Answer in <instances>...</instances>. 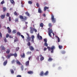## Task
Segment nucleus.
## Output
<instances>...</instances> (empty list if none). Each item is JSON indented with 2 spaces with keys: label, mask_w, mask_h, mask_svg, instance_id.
Wrapping results in <instances>:
<instances>
[{
  "label": "nucleus",
  "mask_w": 77,
  "mask_h": 77,
  "mask_svg": "<svg viewBox=\"0 0 77 77\" xmlns=\"http://www.w3.org/2000/svg\"><path fill=\"white\" fill-rule=\"evenodd\" d=\"M10 2L12 4H13V5H15V2H14V0H10Z\"/></svg>",
  "instance_id": "obj_21"
},
{
  "label": "nucleus",
  "mask_w": 77,
  "mask_h": 77,
  "mask_svg": "<svg viewBox=\"0 0 77 77\" xmlns=\"http://www.w3.org/2000/svg\"><path fill=\"white\" fill-rule=\"evenodd\" d=\"M9 21H11V17H9Z\"/></svg>",
  "instance_id": "obj_52"
},
{
  "label": "nucleus",
  "mask_w": 77,
  "mask_h": 77,
  "mask_svg": "<svg viewBox=\"0 0 77 77\" xmlns=\"http://www.w3.org/2000/svg\"><path fill=\"white\" fill-rule=\"evenodd\" d=\"M15 60H12L11 61V63H15Z\"/></svg>",
  "instance_id": "obj_45"
},
{
  "label": "nucleus",
  "mask_w": 77,
  "mask_h": 77,
  "mask_svg": "<svg viewBox=\"0 0 77 77\" xmlns=\"http://www.w3.org/2000/svg\"><path fill=\"white\" fill-rule=\"evenodd\" d=\"M25 14H26V15H27V16H28V17H30V14H29V13H28V12H26L25 13Z\"/></svg>",
  "instance_id": "obj_29"
},
{
  "label": "nucleus",
  "mask_w": 77,
  "mask_h": 77,
  "mask_svg": "<svg viewBox=\"0 0 77 77\" xmlns=\"http://www.w3.org/2000/svg\"><path fill=\"white\" fill-rule=\"evenodd\" d=\"M4 40L5 42H7V40L6 39V38H4Z\"/></svg>",
  "instance_id": "obj_47"
},
{
  "label": "nucleus",
  "mask_w": 77,
  "mask_h": 77,
  "mask_svg": "<svg viewBox=\"0 0 77 77\" xmlns=\"http://www.w3.org/2000/svg\"><path fill=\"white\" fill-rule=\"evenodd\" d=\"M26 35H27L28 37H30V35L28 33H26Z\"/></svg>",
  "instance_id": "obj_54"
},
{
  "label": "nucleus",
  "mask_w": 77,
  "mask_h": 77,
  "mask_svg": "<svg viewBox=\"0 0 77 77\" xmlns=\"http://www.w3.org/2000/svg\"><path fill=\"white\" fill-rule=\"evenodd\" d=\"M31 42H32L33 43H34V39L35 38V36L34 35H32L31 36Z\"/></svg>",
  "instance_id": "obj_7"
},
{
  "label": "nucleus",
  "mask_w": 77,
  "mask_h": 77,
  "mask_svg": "<svg viewBox=\"0 0 77 77\" xmlns=\"http://www.w3.org/2000/svg\"><path fill=\"white\" fill-rule=\"evenodd\" d=\"M10 71L11 74H14V70L13 69H11Z\"/></svg>",
  "instance_id": "obj_27"
},
{
  "label": "nucleus",
  "mask_w": 77,
  "mask_h": 77,
  "mask_svg": "<svg viewBox=\"0 0 77 77\" xmlns=\"http://www.w3.org/2000/svg\"><path fill=\"white\" fill-rule=\"evenodd\" d=\"M15 22H18V19L16 18L15 20Z\"/></svg>",
  "instance_id": "obj_40"
},
{
  "label": "nucleus",
  "mask_w": 77,
  "mask_h": 77,
  "mask_svg": "<svg viewBox=\"0 0 77 77\" xmlns=\"http://www.w3.org/2000/svg\"><path fill=\"white\" fill-rule=\"evenodd\" d=\"M19 49H20V48H19V47H17L16 48V51H18V50H19Z\"/></svg>",
  "instance_id": "obj_50"
},
{
  "label": "nucleus",
  "mask_w": 77,
  "mask_h": 77,
  "mask_svg": "<svg viewBox=\"0 0 77 77\" xmlns=\"http://www.w3.org/2000/svg\"><path fill=\"white\" fill-rule=\"evenodd\" d=\"M47 50V48H45L44 49V51H46V50Z\"/></svg>",
  "instance_id": "obj_55"
},
{
  "label": "nucleus",
  "mask_w": 77,
  "mask_h": 77,
  "mask_svg": "<svg viewBox=\"0 0 77 77\" xmlns=\"http://www.w3.org/2000/svg\"><path fill=\"white\" fill-rule=\"evenodd\" d=\"M40 27H41L42 28L44 27V24L42 23H41L40 24Z\"/></svg>",
  "instance_id": "obj_24"
},
{
  "label": "nucleus",
  "mask_w": 77,
  "mask_h": 77,
  "mask_svg": "<svg viewBox=\"0 0 77 77\" xmlns=\"http://www.w3.org/2000/svg\"><path fill=\"white\" fill-rule=\"evenodd\" d=\"M9 37L10 38H13V37H12V36L11 35H10Z\"/></svg>",
  "instance_id": "obj_60"
},
{
  "label": "nucleus",
  "mask_w": 77,
  "mask_h": 77,
  "mask_svg": "<svg viewBox=\"0 0 77 77\" xmlns=\"http://www.w3.org/2000/svg\"><path fill=\"white\" fill-rule=\"evenodd\" d=\"M5 16H6L5 14H4V15H2L1 16V18L2 19H4V18H5Z\"/></svg>",
  "instance_id": "obj_13"
},
{
  "label": "nucleus",
  "mask_w": 77,
  "mask_h": 77,
  "mask_svg": "<svg viewBox=\"0 0 77 77\" xmlns=\"http://www.w3.org/2000/svg\"><path fill=\"white\" fill-rule=\"evenodd\" d=\"M44 75V72H43V71L41 72L40 74V75L41 76H43Z\"/></svg>",
  "instance_id": "obj_19"
},
{
  "label": "nucleus",
  "mask_w": 77,
  "mask_h": 77,
  "mask_svg": "<svg viewBox=\"0 0 77 77\" xmlns=\"http://www.w3.org/2000/svg\"><path fill=\"white\" fill-rule=\"evenodd\" d=\"M17 77H21V75H18L17 76Z\"/></svg>",
  "instance_id": "obj_57"
},
{
  "label": "nucleus",
  "mask_w": 77,
  "mask_h": 77,
  "mask_svg": "<svg viewBox=\"0 0 77 77\" xmlns=\"http://www.w3.org/2000/svg\"><path fill=\"white\" fill-rule=\"evenodd\" d=\"M1 48H2V50H5L6 49V48L4 47V46L2 45L1 46Z\"/></svg>",
  "instance_id": "obj_16"
},
{
  "label": "nucleus",
  "mask_w": 77,
  "mask_h": 77,
  "mask_svg": "<svg viewBox=\"0 0 77 77\" xmlns=\"http://www.w3.org/2000/svg\"><path fill=\"white\" fill-rule=\"evenodd\" d=\"M48 26L50 27H52V24H51V23H50L48 24Z\"/></svg>",
  "instance_id": "obj_28"
},
{
  "label": "nucleus",
  "mask_w": 77,
  "mask_h": 77,
  "mask_svg": "<svg viewBox=\"0 0 77 77\" xmlns=\"http://www.w3.org/2000/svg\"><path fill=\"white\" fill-rule=\"evenodd\" d=\"M21 37L23 38V39H24V36L23 35H20Z\"/></svg>",
  "instance_id": "obj_48"
},
{
  "label": "nucleus",
  "mask_w": 77,
  "mask_h": 77,
  "mask_svg": "<svg viewBox=\"0 0 77 77\" xmlns=\"http://www.w3.org/2000/svg\"><path fill=\"white\" fill-rule=\"evenodd\" d=\"M21 69L22 71H23V69H24L23 66H22L21 67Z\"/></svg>",
  "instance_id": "obj_59"
},
{
  "label": "nucleus",
  "mask_w": 77,
  "mask_h": 77,
  "mask_svg": "<svg viewBox=\"0 0 77 77\" xmlns=\"http://www.w3.org/2000/svg\"><path fill=\"white\" fill-rule=\"evenodd\" d=\"M6 53L7 54H9L10 53V49H7V51H6Z\"/></svg>",
  "instance_id": "obj_20"
},
{
  "label": "nucleus",
  "mask_w": 77,
  "mask_h": 77,
  "mask_svg": "<svg viewBox=\"0 0 77 77\" xmlns=\"http://www.w3.org/2000/svg\"><path fill=\"white\" fill-rule=\"evenodd\" d=\"M47 48L48 51H51V53H53V51L55 49V47L54 46H52L51 48L49 46L47 47Z\"/></svg>",
  "instance_id": "obj_1"
},
{
  "label": "nucleus",
  "mask_w": 77,
  "mask_h": 77,
  "mask_svg": "<svg viewBox=\"0 0 77 77\" xmlns=\"http://www.w3.org/2000/svg\"><path fill=\"white\" fill-rule=\"evenodd\" d=\"M51 20L52 22H53V23H55L56 22V19L54 18L53 14H52L51 15Z\"/></svg>",
  "instance_id": "obj_4"
},
{
  "label": "nucleus",
  "mask_w": 77,
  "mask_h": 77,
  "mask_svg": "<svg viewBox=\"0 0 77 77\" xmlns=\"http://www.w3.org/2000/svg\"><path fill=\"white\" fill-rule=\"evenodd\" d=\"M49 9V8L47 7L46 6L44 8V11H45L47 9Z\"/></svg>",
  "instance_id": "obj_17"
},
{
  "label": "nucleus",
  "mask_w": 77,
  "mask_h": 77,
  "mask_svg": "<svg viewBox=\"0 0 77 77\" xmlns=\"http://www.w3.org/2000/svg\"><path fill=\"white\" fill-rule=\"evenodd\" d=\"M36 5L37 6V7H39V3H36Z\"/></svg>",
  "instance_id": "obj_43"
},
{
  "label": "nucleus",
  "mask_w": 77,
  "mask_h": 77,
  "mask_svg": "<svg viewBox=\"0 0 77 77\" xmlns=\"http://www.w3.org/2000/svg\"><path fill=\"white\" fill-rule=\"evenodd\" d=\"M3 12H5L6 10V8L5 7L3 8Z\"/></svg>",
  "instance_id": "obj_38"
},
{
  "label": "nucleus",
  "mask_w": 77,
  "mask_h": 77,
  "mask_svg": "<svg viewBox=\"0 0 77 77\" xmlns=\"http://www.w3.org/2000/svg\"><path fill=\"white\" fill-rule=\"evenodd\" d=\"M2 59H3V60H5V58H4V57H2Z\"/></svg>",
  "instance_id": "obj_61"
},
{
  "label": "nucleus",
  "mask_w": 77,
  "mask_h": 77,
  "mask_svg": "<svg viewBox=\"0 0 77 77\" xmlns=\"http://www.w3.org/2000/svg\"><path fill=\"white\" fill-rule=\"evenodd\" d=\"M56 37L58 39V42H60V38H59V37H58V36H56Z\"/></svg>",
  "instance_id": "obj_26"
},
{
  "label": "nucleus",
  "mask_w": 77,
  "mask_h": 77,
  "mask_svg": "<svg viewBox=\"0 0 77 77\" xmlns=\"http://www.w3.org/2000/svg\"><path fill=\"white\" fill-rule=\"evenodd\" d=\"M28 42L27 43V45L28 46H30V42Z\"/></svg>",
  "instance_id": "obj_32"
},
{
  "label": "nucleus",
  "mask_w": 77,
  "mask_h": 77,
  "mask_svg": "<svg viewBox=\"0 0 77 77\" xmlns=\"http://www.w3.org/2000/svg\"><path fill=\"white\" fill-rule=\"evenodd\" d=\"M30 33H33V28L32 27H30Z\"/></svg>",
  "instance_id": "obj_10"
},
{
  "label": "nucleus",
  "mask_w": 77,
  "mask_h": 77,
  "mask_svg": "<svg viewBox=\"0 0 77 77\" xmlns=\"http://www.w3.org/2000/svg\"><path fill=\"white\" fill-rule=\"evenodd\" d=\"M36 59H37V60L38 61L39 60V56H37L36 57Z\"/></svg>",
  "instance_id": "obj_33"
},
{
  "label": "nucleus",
  "mask_w": 77,
  "mask_h": 77,
  "mask_svg": "<svg viewBox=\"0 0 77 77\" xmlns=\"http://www.w3.org/2000/svg\"><path fill=\"white\" fill-rule=\"evenodd\" d=\"M49 58L48 59V62H51L53 60V58H51V57H48Z\"/></svg>",
  "instance_id": "obj_9"
},
{
  "label": "nucleus",
  "mask_w": 77,
  "mask_h": 77,
  "mask_svg": "<svg viewBox=\"0 0 77 77\" xmlns=\"http://www.w3.org/2000/svg\"><path fill=\"white\" fill-rule=\"evenodd\" d=\"M17 35H19V36H20L21 35V33L20 32H17Z\"/></svg>",
  "instance_id": "obj_31"
},
{
  "label": "nucleus",
  "mask_w": 77,
  "mask_h": 77,
  "mask_svg": "<svg viewBox=\"0 0 77 77\" xmlns=\"http://www.w3.org/2000/svg\"><path fill=\"white\" fill-rule=\"evenodd\" d=\"M38 13H42V11H41V8H38Z\"/></svg>",
  "instance_id": "obj_15"
},
{
  "label": "nucleus",
  "mask_w": 77,
  "mask_h": 77,
  "mask_svg": "<svg viewBox=\"0 0 77 77\" xmlns=\"http://www.w3.org/2000/svg\"><path fill=\"white\" fill-rule=\"evenodd\" d=\"M25 24H28V22H25Z\"/></svg>",
  "instance_id": "obj_64"
},
{
  "label": "nucleus",
  "mask_w": 77,
  "mask_h": 77,
  "mask_svg": "<svg viewBox=\"0 0 77 77\" xmlns=\"http://www.w3.org/2000/svg\"><path fill=\"white\" fill-rule=\"evenodd\" d=\"M17 33V30H13L12 32V33L13 34H15Z\"/></svg>",
  "instance_id": "obj_25"
},
{
  "label": "nucleus",
  "mask_w": 77,
  "mask_h": 77,
  "mask_svg": "<svg viewBox=\"0 0 77 77\" xmlns=\"http://www.w3.org/2000/svg\"><path fill=\"white\" fill-rule=\"evenodd\" d=\"M28 3L29 4H30V5H31V4H32V2L29 1L28 2Z\"/></svg>",
  "instance_id": "obj_35"
},
{
  "label": "nucleus",
  "mask_w": 77,
  "mask_h": 77,
  "mask_svg": "<svg viewBox=\"0 0 77 77\" xmlns=\"http://www.w3.org/2000/svg\"><path fill=\"white\" fill-rule=\"evenodd\" d=\"M11 57V56L10 55H7L6 57L7 58H8V59H9V58Z\"/></svg>",
  "instance_id": "obj_41"
},
{
  "label": "nucleus",
  "mask_w": 77,
  "mask_h": 77,
  "mask_svg": "<svg viewBox=\"0 0 77 77\" xmlns=\"http://www.w3.org/2000/svg\"><path fill=\"white\" fill-rule=\"evenodd\" d=\"M43 17H45V14H43Z\"/></svg>",
  "instance_id": "obj_62"
},
{
  "label": "nucleus",
  "mask_w": 77,
  "mask_h": 77,
  "mask_svg": "<svg viewBox=\"0 0 77 77\" xmlns=\"http://www.w3.org/2000/svg\"><path fill=\"white\" fill-rule=\"evenodd\" d=\"M10 56H14V54H12V53H10Z\"/></svg>",
  "instance_id": "obj_51"
},
{
  "label": "nucleus",
  "mask_w": 77,
  "mask_h": 77,
  "mask_svg": "<svg viewBox=\"0 0 77 77\" xmlns=\"http://www.w3.org/2000/svg\"><path fill=\"white\" fill-rule=\"evenodd\" d=\"M33 29L34 30V31L35 32H37V30L35 28H33Z\"/></svg>",
  "instance_id": "obj_46"
},
{
  "label": "nucleus",
  "mask_w": 77,
  "mask_h": 77,
  "mask_svg": "<svg viewBox=\"0 0 77 77\" xmlns=\"http://www.w3.org/2000/svg\"><path fill=\"white\" fill-rule=\"evenodd\" d=\"M48 30H49L48 31V34L49 36H50V37H51H51H52L51 34L52 33V34H53V36H54V33L53 32V30H52V29H51L50 28H49L48 29Z\"/></svg>",
  "instance_id": "obj_2"
},
{
  "label": "nucleus",
  "mask_w": 77,
  "mask_h": 77,
  "mask_svg": "<svg viewBox=\"0 0 77 77\" xmlns=\"http://www.w3.org/2000/svg\"><path fill=\"white\" fill-rule=\"evenodd\" d=\"M27 73L29 74H33V71H30L28 72Z\"/></svg>",
  "instance_id": "obj_12"
},
{
  "label": "nucleus",
  "mask_w": 77,
  "mask_h": 77,
  "mask_svg": "<svg viewBox=\"0 0 77 77\" xmlns=\"http://www.w3.org/2000/svg\"><path fill=\"white\" fill-rule=\"evenodd\" d=\"M59 47L60 49H62V46L59 45Z\"/></svg>",
  "instance_id": "obj_42"
},
{
  "label": "nucleus",
  "mask_w": 77,
  "mask_h": 77,
  "mask_svg": "<svg viewBox=\"0 0 77 77\" xmlns=\"http://www.w3.org/2000/svg\"><path fill=\"white\" fill-rule=\"evenodd\" d=\"M9 36V35L8 34H7L6 35V38H8Z\"/></svg>",
  "instance_id": "obj_44"
},
{
  "label": "nucleus",
  "mask_w": 77,
  "mask_h": 77,
  "mask_svg": "<svg viewBox=\"0 0 77 77\" xmlns=\"http://www.w3.org/2000/svg\"><path fill=\"white\" fill-rule=\"evenodd\" d=\"M44 45L46 47H48V44L46 43H45Z\"/></svg>",
  "instance_id": "obj_37"
},
{
  "label": "nucleus",
  "mask_w": 77,
  "mask_h": 77,
  "mask_svg": "<svg viewBox=\"0 0 77 77\" xmlns=\"http://www.w3.org/2000/svg\"><path fill=\"white\" fill-rule=\"evenodd\" d=\"M6 15L7 17H9V13H7Z\"/></svg>",
  "instance_id": "obj_49"
},
{
  "label": "nucleus",
  "mask_w": 77,
  "mask_h": 77,
  "mask_svg": "<svg viewBox=\"0 0 77 77\" xmlns=\"http://www.w3.org/2000/svg\"><path fill=\"white\" fill-rule=\"evenodd\" d=\"M19 17L20 19L22 20V21H25L27 19V17L26 16H24V17L22 15H20Z\"/></svg>",
  "instance_id": "obj_3"
},
{
  "label": "nucleus",
  "mask_w": 77,
  "mask_h": 77,
  "mask_svg": "<svg viewBox=\"0 0 77 77\" xmlns=\"http://www.w3.org/2000/svg\"><path fill=\"white\" fill-rule=\"evenodd\" d=\"M48 71H47L44 74L45 75H47L48 74Z\"/></svg>",
  "instance_id": "obj_23"
},
{
  "label": "nucleus",
  "mask_w": 77,
  "mask_h": 77,
  "mask_svg": "<svg viewBox=\"0 0 77 77\" xmlns=\"http://www.w3.org/2000/svg\"><path fill=\"white\" fill-rule=\"evenodd\" d=\"M7 29L8 30V32L9 33H11V29L9 27H8L7 28Z\"/></svg>",
  "instance_id": "obj_8"
},
{
  "label": "nucleus",
  "mask_w": 77,
  "mask_h": 77,
  "mask_svg": "<svg viewBox=\"0 0 77 77\" xmlns=\"http://www.w3.org/2000/svg\"><path fill=\"white\" fill-rule=\"evenodd\" d=\"M44 59V58L43 57H42L40 58V60L41 61H42Z\"/></svg>",
  "instance_id": "obj_30"
},
{
  "label": "nucleus",
  "mask_w": 77,
  "mask_h": 77,
  "mask_svg": "<svg viewBox=\"0 0 77 77\" xmlns=\"http://www.w3.org/2000/svg\"><path fill=\"white\" fill-rule=\"evenodd\" d=\"M29 61H26V66H29Z\"/></svg>",
  "instance_id": "obj_18"
},
{
  "label": "nucleus",
  "mask_w": 77,
  "mask_h": 77,
  "mask_svg": "<svg viewBox=\"0 0 77 77\" xmlns=\"http://www.w3.org/2000/svg\"><path fill=\"white\" fill-rule=\"evenodd\" d=\"M4 3V1H2V2H1V4L2 5H3Z\"/></svg>",
  "instance_id": "obj_58"
},
{
  "label": "nucleus",
  "mask_w": 77,
  "mask_h": 77,
  "mask_svg": "<svg viewBox=\"0 0 77 77\" xmlns=\"http://www.w3.org/2000/svg\"><path fill=\"white\" fill-rule=\"evenodd\" d=\"M25 56V54H23L22 56L21 57H24Z\"/></svg>",
  "instance_id": "obj_53"
},
{
  "label": "nucleus",
  "mask_w": 77,
  "mask_h": 77,
  "mask_svg": "<svg viewBox=\"0 0 77 77\" xmlns=\"http://www.w3.org/2000/svg\"><path fill=\"white\" fill-rule=\"evenodd\" d=\"M37 37L39 40H42V37L39 35V33H38Z\"/></svg>",
  "instance_id": "obj_5"
},
{
  "label": "nucleus",
  "mask_w": 77,
  "mask_h": 77,
  "mask_svg": "<svg viewBox=\"0 0 77 77\" xmlns=\"http://www.w3.org/2000/svg\"><path fill=\"white\" fill-rule=\"evenodd\" d=\"M2 33L0 32V38H2Z\"/></svg>",
  "instance_id": "obj_56"
},
{
  "label": "nucleus",
  "mask_w": 77,
  "mask_h": 77,
  "mask_svg": "<svg viewBox=\"0 0 77 77\" xmlns=\"http://www.w3.org/2000/svg\"><path fill=\"white\" fill-rule=\"evenodd\" d=\"M13 56L16 57H17V54L16 53L14 54H13Z\"/></svg>",
  "instance_id": "obj_34"
},
{
  "label": "nucleus",
  "mask_w": 77,
  "mask_h": 77,
  "mask_svg": "<svg viewBox=\"0 0 77 77\" xmlns=\"http://www.w3.org/2000/svg\"><path fill=\"white\" fill-rule=\"evenodd\" d=\"M29 48L31 51H32L34 50V48L32 46H31L29 47Z\"/></svg>",
  "instance_id": "obj_11"
},
{
  "label": "nucleus",
  "mask_w": 77,
  "mask_h": 77,
  "mask_svg": "<svg viewBox=\"0 0 77 77\" xmlns=\"http://www.w3.org/2000/svg\"><path fill=\"white\" fill-rule=\"evenodd\" d=\"M31 40V37H28L27 38L26 41L27 42H29Z\"/></svg>",
  "instance_id": "obj_6"
},
{
  "label": "nucleus",
  "mask_w": 77,
  "mask_h": 77,
  "mask_svg": "<svg viewBox=\"0 0 77 77\" xmlns=\"http://www.w3.org/2000/svg\"><path fill=\"white\" fill-rule=\"evenodd\" d=\"M40 57H42V56L41 54L40 55Z\"/></svg>",
  "instance_id": "obj_63"
},
{
  "label": "nucleus",
  "mask_w": 77,
  "mask_h": 77,
  "mask_svg": "<svg viewBox=\"0 0 77 77\" xmlns=\"http://www.w3.org/2000/svg\"><path fill=\"white\" fill-rule=\"evenodd\" d=\"M16 63L17 64H18V65H21V63L20 61H18V60H17L16 61Z\"/></svg>",
  "instance_id": "obj_22"
},
{
  "label": "nucleus",
  "mask_w": 77,
  "mask_h": 77,
  "mask_svg": "<svg viewBox=\"0 0 77 77\" xmlns=\"http://www.w3.org/2000/svg\"><path fill=\"white\" fill-rule=\"evenodd\" d=\"M14 14L15 15H16V16H18V14L16 11H15V12L14 13Z\"/></svg>",
  "instance_id": "obj_36"
},
{
  "label": "nucleus",
  "mask_w": 77,
  "mask_h": 77,
  "mask_svg": "<svg viewBox=\"0 0 77 77\" xmlns=\"http://www.w3.org/2000/svg\"><path fill=\"white\" fill-rule=\"evenodd\" d=\"M44 42L45 43H46L47 42V39L45 38L44 39Z\"/></svg>",
  "instance_id": "obj_39"
},
{
  "label": "nucleus",
  "mask_w": 77,
  "mask_h": 77,
  "mask_svg": "<svg viewBox=\"0 0 77 77\" xmlns=\"http://www.w3.org/2000/svg\"><path fill=\"white\" fill-rule=\"evenodd\" d=\"M7 63H8V60H6L3 63V65H4V66H6V64H7Z\"/></svg>",
  "instance_id": "obj_14"
}]
</instances>
